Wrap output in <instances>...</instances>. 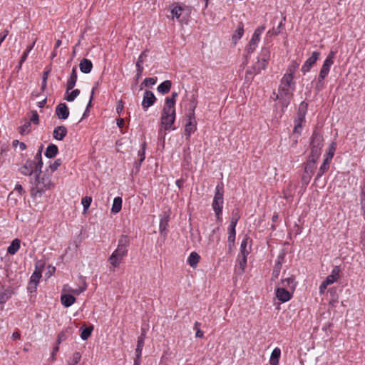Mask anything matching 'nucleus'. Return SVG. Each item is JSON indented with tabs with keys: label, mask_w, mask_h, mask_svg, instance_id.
<instances>
[{
	"label": "nucleus",
	"mask_w": 365,
	"mask_h": 365,
	"mask_svg": "<svg viewBox=\"0 0 365 365\" xmlns=\"http://www.w3.org/2000/svg\"><path fill=\"white\" fill-rule=\"evenodd\" d=\"M81 355L79 352L76 351L73 354L72 361L69 362V365H76L81 360Z\"/></svg>",
	"instance_id": "5fc2aeb1"
},
{
	"label": "nucleus",
	"mask_w": 365,
	"mask_h": 365,
	"mask_svg": "<svg viewBox=\"0 0 365 365\" xmlns=\"http://www.w3.org/2000/svg\"><path fill=\"white\" fill-rule=\"evenodd\" d=\"M58 151V148L57 145L55 144L51 143L48 145L46 148V152H45V156L47 158H54Z\"/></svg>",
	"instance_id": "a878e982"
},
{
	"label": "nucleus",
	"mask_w": 365,
	"mask_h": 365,
	"mask_svg": "<svg viewBox=\"0 0 365 365\" xmlns=\"http://www.w3.org/2000/svg\"><path fill=\"white\" fill-rule=\"evenodd\" d=\"M264 29H265V28H264V26H261L257 27V28L255 29V32H254V34H253V35H252V36H255V38H260V35H261V34H262V32L264 31Z\"/></svg>",
	"instance_id": "052dcab7"
},
{
	"label": "nucleus",
	"mask_w": 365,
	"mask_h": 365,
	"mask_svg": "<svg viewBox=\"0 0 365 365\" xmlns=\"http://www.w3.org/2000/svg\"><path fill=\"white\" fill-rule=\"evenodd\" d=\"M236 230H228L227 242L230 246H235Z\"/></svg>",
	"instance_id": "09e8293b"
},
{
	"label": "nucleus",
	"mask_w": 365,
	"mask_h": 365,
	"mask_svg": "<svg viewBox=\"0 0 365 365\" xmlns=\"http://www.w3.org/2000/svg\"><path fill=\"white\" fill-rule=\"evenodd\" d=\"M145 333L143 332L140 336L138 337L137 346L135 349V358L141 359L142 351L144 346Z\"/></svg>",
	"instance_id": "4be33fe9"
},
{
	"label": "nucleus",
	"mask_w": 365,
	"mask_h": 365,
	"mask_svg": "<svg viewBox=\"0 0 365 365\" xmlns=\"http://www.w3.org/2000/svg\"><path fill=\"white\" fill-rule=\"evenodd\" d=\"M81 338L83 340H87L88 339V337L91 335V333L93 330V326H90V327L83 326L81 327Z\"/></svg>",
	"instance_id": "c9c22d12"
},
{
	"label": "nucleus",
	"mask_w": 365,
	"mask_h": 365,
	"mask_svg": "<svg viewBox=\"0 0 365 365\" xmlns=\"http://www.w3.org/2000/svg\"><path fill=\"white\" fill-rule=\"evenodd\" d=\"M183 11L184 9L182 6L178 4L175 5L174 7L171 9L172 18H176L180 22L183 21V19L180 18Z\"/></svg>",
	"instance_id": "c85d7f7f"
},
{
	"label": "nucleus",
	"mask_w": 365,
	"mask_h": 365,
	"mask_svg": "<svg viewBox=\"0 0 365 365\" xmlns=\"http://www.w3.org/2000/svg\"><path fill=\"white\" fill-rule=\"evenodd\" d=\"M146 52L147 51H144L143 52L141 53V54L139 56L138 58V61L136 62V76H135V82L138 83V80L140 79V78L141 77V75H142V73L143 71V58H145L147 56L146 55Z\"/></svg>",
	"instance_id": "2eb2a0df"
},
{
	"label": "nucleus",
	"mask_w": 365,
	"mask_h": 365,
	"mask_svg": "<svg viewBox=\"0 0 365 365\" xmlns=\"http://www.w3.org/2000/svg\"><path fill=\"white\" fill-rule=\"evenodd\" d=\"M43 263H41V262H38L36 264V269L33 272L32 275L31 276L30 284H33L34 285L35 288L36 287V286L39 282V279L41 277V273L43 271Z\"/></svg>",
	"instance_id": "f8f14e48"
},
{
	"label": "nucleus",
	"mask_w": 365,
	"mask_h": 365,
	"mask_svg": "<svg viewBox=\"0 0 365 365\" xmlns=\"http://www.w3.org/2000/svg\"><path fill=\"white\" fill-rule=\"evenodd\" d=\"M281 356V350L279 348H275L271 353L269 364L270 365H278L279 359Z\"/></svg>",
	"instance_id": "bb28decb"
},
{
	"label": "nucleus",
	"mask_w": 365,
	"mask_h": 365,
	"mask_svg": "<svg viewBox=\"0 0 365 365\" xmlns=\"http://www.w3.org/2000/svg\"><path fill=\"white\" fill-rule=\"evenodd\" d=\"M56 115L61 120H66L69 115V110L64 103H59L56 108Z\"/></svg>",
	"instance_id": "4468645a"
},
{
	"label": "nucleus",
	"mask_w": 365,
	"mask_h": 365,
	"mask_svg": "<svg viewBox=\"0 0 365 365\" xmlns=\"http://www.w3.org/2000/svg\"><path fill=\"white\" fill-rule=\"evenodd\" d=\"M295 68L288 67L287 73L283 76L280 81V85L278 88V93H273L276 96V99L279 101L284 107H287L290 100L293 96V91L295 89V82L294 81V75Z\"/></svg>",
	"instance_id": "f257e3e1"
},
{
	"label": "nucleus",
	"mask_w": 365,
	"mask_h": 365,
	"mask_svg": "<svg viewBox=\"0 0 365 365\" xmlns=\"http://www.w3.org/2000/svg\"><path fill=\"white\" fill-rule=\"evenodd\" d=\"M156 81H157V78H145L140 85L141 89L143 88V86L148 87V86L155 84Z\"/></svg>",
	"instance_id": "de8ad7c7"
},
{
	"label": "nucleus",
	"mask_w": 365,
	"mask_h": 365,
	"mask_svg": "<svg viewBox=\"0 0 365 365\" xmlns=\"http://www.w3.org/2000/svg\"><path fill=\"white\" fill-rule=\"evenodd\" d=\"M80 94V90L78 89H75V90H73L70 93H68L65 99L68 101V102H71V101H73Z\"/></svg>",
	"instance_id": "c03bdc74"
},
{
	"label": "nucleus",
	"mask_w": 365,
	"mask_h": 365,
	"mask_svg": "<svg viewBox=\"0 0 365 365\" xmlns=\"http://www.w3.org/2000/svg\"><path fill=\"white\" fill-rule=\"evenodd\" d=\"M302 123L303 122L298 121V120H294V128L293 130V134H297V138L299 137V135H301L302 128Z\"/></svg>",
	"instance_id": "a18cd8bd"
},
{
	"label": "nucleus",
	"mask_w": 365,
	"mask_h": 365,
	"mask_svg": "<svg viewBox=\"0 0 365 365\" xmlns=\"http://www.w3.org/2000/svg\"><path fill=\"white\" fill-rule=\"evenodd\" d=\"M329 292L330 294V302L331 303H335L338 302V294H336V291L335 289H330L329 290Z\"/></svg>",
	"instance_id": "603ef678"
},
{
	"label": "nucleus",
	"mask_w": 365,
	"mask_h": 365,
	"mask_svg": "<svg viewBox=\"0 0 365 365\" xmlns=\"http://www.w3.org/2000/svg\"><path fill=\"white\" fill-rule=\"evenodd\" d=\"M281 269H282V265H279V262L275 263L274 267L272 270V279H276L279 277Z\"/></svg>",
	"instance_id": "49530a36"
},
{
	"label": "nucleus",
	"mask_w": 365,
	"mask_h": 365,
	"mask_svg": "<svg viewBox=\"0 0 365 365\" xmlns=\"http://www.w3.org/2000/svg\"><path fill=\"white\" fill-rule=\"evenodd\" d=\"M34 185L31 188V195L33 197H41L45 190L51 189L53 187L51 178L48 175H43L42 177L38 175H35Z\"/></svg>",
	"instance_id": "20e7f679"
},
{
	"label": "nucleus",
	"mask_w": 365,
	"mask_h": 365,
	"mask_svg": "<svg viewBox=\"0 0 365 365\" xmlns=\"http://www.w3.org/2000/svg\"><path fill=\"white\" fill-rule=\"evenodd\" d=\"M61 301L65 307H69L75 302L76 298L71 294H66L61 296Z\"/></svg>",
	"instance_id": "cd10ccee"
},
{
	"label": "nucleus",
	"mask_w": 365,
	"mask_h": 365,
	"mask_svg": "<svg viewBox=\"0 0 365 365\" xmlns=\"http://www.w3.org/2000/svg\"><path fill=\"white\" fill-rule=\"evenodd\" d=\"M130 242V237L128 235H123L118 239L116 250L108 258V262L113 267H118L127 255Z\"/></svg>",
	"instance_id": "f03ea898"
},
{
	"label": "nucleus",
	"mask_w": 365,
	"mask_h": 365,
	"mask_svg": "<svg viewBox=\"0 0 365 365\" xmlns=\"http://www.w3.org/2000/svg\"><path fill=\"white\" fill-rule=\"evenodd\" d=\"M336 142H332L330 144L329 150H328V151H327V153L326 154L325 159L329 160L330 161L331 160L332 158L334 155V152L336 150Z\"/></svg>",
	"instance_id": "79ce46f5"
},
{
	"label": "nucleus",
	"mask_w": 365,
	"mask_h": 365,
	"mask_svg": "<svg viewBox=\"0 0 365 365\" xmlns=\"http://www.w3.org/2000/svg\"><path fill=\"white\" fill-rule=\"evenodd\" d=\"M314 169L315 164L307 161L305 164L304 172L302 177V182L303 185H307L309 183Z\"/></svg>",
	"instance_id": "1a4fd4ad"
},
{
	"label": "nucleus",
	"mask_w": 365,
	"mask_h": 365,
	"mask_svg": "<svg viewBox=\"0 0 365 365\" xmlns=\"http://www.w3.org/2000/svg\"><path fill=\"white\" fill-rule=\"evenodd\" d=\"M276 297L280 302H286L291 299L292 294L284 287H278L276 289Z\"/></svg>",
	"instance_id": "f3484780"
},
{
	"label": "nucleus",
	"mask_w": 365,
	"mask_h": 365,
	"mask_svg": "<svg viewBox=\"0 0 365 365\" xmlns=\"http://www.w3.org/2000/svg\"><path fill=\"white\" fill-rule=\"evenodd\" d=\"M270 57V51L269 48L263 47L261 50V53L259 54V56L258 58L262 60L264 62H266L268 63V61L269 60Z\"/></svg>",
	"instance_id": "4c0bfd02"
},
{
	"label": "nucleus",
	"mask_w": 365,
	"mask_h": 365,
	"mask_svg": "<svg viewBox=\"0 0 365 365\" xmlns=\"http://www.w3.org/2000/svg\"><path fill=\"white\" fill-rule=\"evenodd\" d=\"M13 292L10 289H6L0 292V304H4L12 295Z\"/></svg>",
	"instance_id": "ea45409f"
},
{
	"label": "nucleus",
	"mask_w": 365,
	"mask_h": 365,
	"mask_svg": "<svg viewBox=\"0 0 365 365\" xmlns=\"http://www.w3.org/2000/svg\"><path fill=\"white\" fill-rule=\"evenodd\" d=\"M178 96V93L175 91H173L171 94L170 97H167L165 101V105L170 106L172 107H175L176 99Z\"/></svg>",
	"instance_id": "a19ab883"
},
{
	"label": "nucleus",
	"mask_w": 365,
	"mask_h": 365,
	"mask_svg": "<svg viewBox=\"0 0 365 365\" xmlns=\"http://www.w3.org/2000/svg\"><path fill=\"white\" fill-rule=\"evenodd\" d=\"M324 78H321V76L319 75L318 79H317V83H316V86H315L316 91H322L324 88Z\"/></svg>",
	"instance_id": "3c124183"
},
{
	"label": "nucleus",
	"mask_w": 365,
	"mask_h": 365,
	"mask_svg": "<svg viewBox=\"0 0 365 365\" xmlns=\"http://www.w3.org/2000/svg\"><path fill=\"white\" fill-rule=\"evenodd\" d=\"M156 101V98L154 93L150 91H145L143 94V98L142 101V107L144 110H147L148 108L152 106Z\"/></svg>",
	"instance_id": "9b49d317"
},
{
	"label": "nucleus",
	"mask_w": 365,
	"mask_h": 365,
	"mask_svg": "<svg viewBox=\"0 0 365 365\" xmlns=\"http://www.w3.org/2000/svg\"><path fill=\"white\" fill-rule=\"evenodd\" d=\"M77 70L76 66H74L72 69L71 74L68 79L66 84V93H68V91L73 89L77 81Z\"/></svg>",
	"instance_id": "aec40b11"
},
{
	"label": "nucleus",
	"mask_w": 365,
	"mask_h": 365,
	"mask_svg": "<svg viewBox=\"0 0 365 365\" xmlns=\"http://www.w3.org/2000/svg\"><path fill=\"white\" fill-rule=\"evenodd\" d=\"M282 284L284 287H289L292 289H294L296 286L295 277L292 275L289 277L282 279Z\"/></svg>",
	"instance_id": "58836bf2"
},
{
	"label": "nucleus",
	"mask_w": 365,
	"mask_h": 365,
	"mask_svg": "<svg viewBox=\"0 0 365 365\" xmlns=\"http://www.w3.org/2000/svg\"><path fill=\"white\" fill-rule=\"evenodd\" d=\"M168 221H169L168 216H165L162 219H160V224H159V229H160V232L161 233L166 231L167 227L168 226Z\"/></svg>",
	"instance_id": "37998d69"
},
{
	"label": "nucleus",
	"mask_w": 365,
	"mask_h": 365,
	"mask_svg": "<svg viewBox=\"0 0 365 365\" xmlns=\"http://www.w3.org/2000/svg\"><path fill=\"white\" fill-rule=\"evenodd\" d=\"M267 63L262 61L258 58L257 61L255 63L250 71H247L246 74H257L259 73L262 70H264L267 66Z\"/></svg>",
	"instance_id": "6ab92c4d"
},
{
	"label": "nucleus",
	"mask_w": 365,
	"mask_h": 365,
	"mask_svg": "<svg viewBox=\"0 0 365 365\" xmlns=\"http://www.w3.org/2000/svg\"><path fill=\"white\" fill-rule=\"evenodd\" d=\"M42 167H43V161H39V162H35V165H34V173H35V175H41V169H42Z\"/></svg>",
	"instance_id": "4d7b16f0"
},
{
	"label": "nucleus",
	"mask_w": 365,
	"mask_h": 365,
	"mask_svg": "<svg viewBox=\"0 0 365 365\" xmlns=\"http://www.w3.org/2000/svg\"><path fill=\"white\" fill-rule=\"evenodd\" d=\"M42 150H43V145H41L40 147H39V149L37 152V153L36 154L35 157H34V161H37V162H39V161H42V158H41V153H42Z\"/></svg>",
	"instance_id": "69168bd1"
},
{
	"label": "nucleus",
	"mask_w": 365,
	"mask_h": 365,
	"mask_svg": "<svg viewBox=\"0 0 365 365\" xmlns=\"http://www.w3.org/2000/svg\"><path fill=\"white\" fill-rule=\"evenodd\" d=\"M145 147H146V143H145V142H144L143 143V145H142L141 150H140L138 151L139 160H138V161H136L134 163V166H135V168L136 169V171H138V170L140 169V168L141 166V163L145 160Z\"/></svg>",
	"instance_id": "b1692460"
},
{
	"label": "nucleus",
	"mask_w": 365,
	"mask_h": 365,
	"mask_svg": "<svg viewBox=\"0 0 365 365\" xmlns=\"http://www.w3.org/2000/svg\"><path fill=\"white\" fill-rule=\"evenodd\" d=\"M224 203V187L222 183L215 187V195L212 202V207L215 212L217 220H222V208Z\"/></svg>",
	"instance_id": "423d86ee"
},
{
	"label": "nucleus",
	"mask_w": 365,
	"mask_h": 365,
	"mask_svg": "<svg viewBox=\"0 0 365 365\" xmlns=\"http://www.w3.org/2000/svg\"><path fill=\"white\" fill-rule=\"evenodd\" d=\"M200 258V257L197 252H192L188 257L187 263L190 267H195L199 262Z\"/></svg>",
	"instance_id": "72a5a7b5"
},
{
	"label": "nucleus",
	"mask_w": 365,
	"mask_h": 365,
	"mask_svg": "<svg viewBox=\"0 0 365 365\" xmlns=\"http://www.w3.org/2000/svg\"><path fill=\"white\" fill-rule=\"evenodd\" d=\"M86 284L84 283L83 286L78 287L77 289H71V292L74 294L78 295L86 289Z\"/></svg>",
	"instance_id": "bf43d9fd"
},
{
	"label": "nucleus",
	"mask_w": 365,
	"mask_h": 365,
	"mask_svg": "<svg viewBox=\"0 0 365 365\" xmlns=\"http://www.w3.org/2000/svg\"><path fill=\"white\" fill-rule=\"evenodd\" d=\"M323 140L322 135L314 130L311 137V152L309 156V162L316 164L317 159L321 155Z\"/></svg>",
	"instance_id": "39448f33"
},
{
	"label": "nucleus",
	"mask_w": 365,
	"mask_h": 365,
	"mask_svg": "<svg viewBox=\"0 0 365 365\" xmlns=\"http://www.w3.org/2000/svg\"><path fill=\"white\" fill-rule=\"evenodd\" d=\"M122 207V198L120 197H116L113 200L111 212L113 213H118L120 211Z\"/></svg>",
	"instance_id": "f704fd0d"
},
{
	"label": "nucleus",
	"mask_w": 365,
	"mask_h": 365,
	"mask_svg": "<svg viewBox=\"0 0 365 365\" xmlns=\"http://www.w3.org/2000/svg\"><path fill=\"white\" fill-rule=\"evenodd\" d=\"M338 279L332 276L331 274H329L327 277L326 279L324 280L326 282L327 284H331L334 282H335Z\"/></svg>",
	"instance_id": "338daca9"
},
{
	"label": "nucleus",
	"mask_w": 365,
	"mask_h": 365,
	"mask_svg": "<svg viewBox=\"0 0 365 365\" xmlns=\"http://www.w3.org/2000/svg\"><path fill=\"white\" fill-rule=\"evenodd\" d=\"M307 109L308 103L304 101H302L299 106L297 118L295 120H298L299 122H304Z\"/></svg>",
	"instance_id": "a211bd4d"
},
{
	"label": "nucleus",
	"mask_w": 365,
	"mask_h": 365,
	"mask_svg": "<svg viewBox=\"0 0 365 365\" xmlns=\"http://www.w3.org/2000/svg\"><path fill=\"white\" fill-rule=\"evenodd\" d=\"M80 70L83 73H89L93 68L92 62L87 59L83 58L79 63Z\"/></svg>",
	"instance_id": "5701e85b"
},
{
	"label": "nucleus",
	"mask_w": 365,
	"mask_h": 365,
	"mask_svg": "<svg viewBox=\"0 0 365 365\" xmlns=\"http://www.w3.org/2000/svg\"><path fill=\"white\" fill-rule=\"evenodd\" d=\"M175 108L170 106L164 105L162 115L160 118L161 128L159 130V136L165 140V132L169 130H175V128H173L172 125L175 120Z\"/></svg>",
	"instance_id": "7ed1b4c3"
},
{
	"label": "nucleus",
	"mask_w": 365,
	"mask_h": 365,
	"mask_svg": "<svg viewBox=\"0 0 365 365\" xmlns=\"http://www.w3.org/2000/svg\"><path fill=\"white\" fill-rule=\"evenodd\" d=\"M264 29H265V28H264V26H261L257 27V28L255 29V32H254V34H253V35H252V36H255V38H260V35H261V34H262V32L264 31Z\"/></svg>",
	"instance_id": "680f3d73"
},
{
	"label": "nucleus",
	"mask_w": 365,
	"mask_h": 365,
	"mask_svg": "<svg viewBox=\"0 0 365 365\" xmlns=\"http://www.w3.org/2000/svg\"><path fill=\"white\" fill-rule=\"evenodd\" d=\"M340 268L338 266H335L330 274L338 279L339 277Z\"/></svg>",
	"instance_id": "774afa93"
},
{
	"label": "nucleus",
	"mask_w": 365,
	"mask_h": 365,
	"mask_svg": "<svg viewBox=\"0 0 365 365\" xmlns=\"http://www.w3.org/2000/svg\"><path fill=\"white\" fill-rule=\"evenodd\" d=\"M31 117L30 118V123H33L35 125L39 123V117L36 110H31Z\"/></svg>",
	"instance_id": "864d4df0"
},
{
	"label": "nucleus",
	"mask_w": 365,
	"mask_h": 365,
	"mask_svg": "<svg viewBox=\"0 0 365 365\" xmlns=\"http://www.w3.org/2000/svg\"><path fill=\"white\" fill-rule=\"evenodd\" d=\"M31 126L30 122L25 123L22 126L19 128V133L23 135L24 132L29 130V127Z\"/></svg>",
	"instance_id": "e2e57ef3"
},
{
	"label": "nucleus",
	"mask_w": 365,
	"mask_h": 365,
	"mask_svg": "<svg viewBox=\"0 0 365 365\" xmlns=\"http://www.w3.org/2000/svg\"><path fill=\"white\" fill-rule=\"evenodd\" d=\"M91 202H92L91 197L86 196L82 198L81 203L83 205L84 212H86V210L88 209V207H90V205L91 204Z\"/></svg>",
	"instance_id": "8fccbe9b"
},
{
	"label": "nucleus",
	"mask_w": 365,
	"mask_h": 365,
	"mask_svg": "<svg viewBox=\"0 0 365 365\" xmlns=\"http://www.w3.org/2000/svg\"><path fill=\"white\" fill-rule=\"evenodd\" d=\"M330 160L324 158L322 165L320 166L319 170L317 173V175L315 178V181H317L319 178L322 176V175L327 172L329 168Z\"/></svg>",
	"instance_id": "473e14b6"
},
{
	"label": "nucleus",
	"mask_w": 365,
	"mask_h": 365,
	"mask_svg": "<svg viewBox=\"0 0 365 365\" xmlns=\"http://www.w3.org/2000/svg\"><path fill=\"white\" fill-rule=\"evenodd\" d=\"M259 40V38H255V36H252V38L250 41L249 44L247 47V51L248 53H252L254 52Z\"/></svg>",
	"instance_id": "e433bc0d"
},
{
	"label": "nucleus",
	"mask_w": 365,
	"mask_h": 365,
	"mask_svg": "<svg viewBox=\"0 0 365 365\" xmlns=\"http://www.w3.org/2000/svg\"><path fill=\"white\" fill-rule=\"evenodd\" d=\"M197 106V102L194 100L190 106L189 113L187 115V121L185 127V135L186 139H189L191 134L197 129V122L195 120V110Z\"/></svg>",
	"instance_id": "0eeeda50"
},
{
	"label": "nucleus",
	"mask_w": 365,
	"mask_h": 365,
	"mask_svg": "<svg viewBox=\"0 0 365 365\" xmlns=\"http://www.w3.org/2000/svg\"><path fill=\"white\" fill-rule=\"evenodd\" d=\"M336 52L331 51L327 56L322 67L319 71V74L322 78H326L329 73L330 68L334 63V59L335 57Z\"/></svg>",
	"instance_id": "6e6552de"
},
{
	"label": "nucleus",
	"mask_w": 365,
	"mask_h": 365,
	"mask_svg": "<svg viewBox=\"0 0 365 365\" xmlns=\"http://www.w3.org/2000/svg\"><path fill=\"white\" fill-rule=\"evenodd\" d=\"M172 83L169 80H166L161 83L157 88V90L159 93L162 94L168 93L171 88Z\"/></svg>",
	"instance_id": "7c9ffc66"
},
{
	"label": "nucleus",
	"mask_w": 365,
	"mask_h": 365,
	"mask_svg": "<svg viewBox=\"0 0 365 365\" xmlns=\"http://www.w3.org/2000/svg\"><path fill=\"white\" fill-rule=\"evenodd\" d=\"M67 135V129L63 125H59L55 128L53 132V137L58 140H62Z\"/></svg>",
	"instance_id": "412c9836"
},
{
	"label": "nucleus",
	"mask_w": 365,
	"mask_h": 365,
	"mask_svg": "<svg viewBox=\"0 0 365 365\" xmlns=\"http://www.w3.org/2000/svg\"><path fill=\"white\" fill-rule=\"evenodd\" d=\"M240 218V215L237 209H235L232 212L231 220L238 221Z\"/></svg>",
	"instance_id": "0e129e2a"
},
{
	"label": "nucleus",
	"mask_w": 365,
	"mask_h": 365,
	"mask_svg": "<svg viewBox=\"0 0 365 365\" xmlns=\"http://www.w3.org/2000/svg\"><path fill=\"white\" fill-rule=\"evenodd\" d=\"M21 240L18 238L14 239L7 248V252L10 255H15L19 250Z\"/></svg>",
	"instance_id": "393cba45"
},
{
	"label": "nucleus",
	"mask_w": 365,
	"mask_h": 365,
	"mask_svg": "<svg viewBox=\"0 0 365 365\" xmlns=\"http://www.w3.org/2000/svg\"><path fill=\"white\" fill-rule=\"evenodd\" d=\"M244 34V24L242 22H240L238 24V26L237 27V29L235 30L234 34L232 35V41L235 43H236L237 41L240 39Z\"/></svg>",
	"instance_id": "c756f323"
},
{
	"label": "nucleus",
	"mask_w": 365,
	"mask_h": 365,
	"mask_svg": "<svg viewBox=\"0 0 365 365\" xmlns=\"http://www.w3.org/2000/svg\"><path fill=\"white\" fill-rule=\"evenodd\" d=\"M319 56L320 53L319 51L312 52V56L304 62L302 66L301 71L304 75L310 71L312 66L316 63Z\"/></svg>",
	"instance_id": "9d476101"
},
{
	"label": "nucleus",
	"mask_w": 365,
	"mask_h": 365,
	"mask_svg": "<svg viewBox=\"0 0 365 365\" xmlns=\"http://www.w3.org/2000/svg\"><path fill=\"white\" fill-rule=\"evenodd\" d=\"M247 256H240V255H238L237 264L235 267V272L237 274L240 275L245 272L247 266Z\"/></svg>",
	"instance_id": "dca6fc26"
},
{
	"label": "nucleus",
	"mask_w": 365,
	"mask_h": 365,
	"mask_svg": "<svg viewBox=\"0 0 365 365\" xmlns=\"http://www.w3.org/2000/svg\"><path fill=\"white\" fill-rule=\"evenodd\" d=\"M62 164V160L60 158L56 159L52 164L50 165V169L52 172L56 171L58 167Z\"/></svg>",
	"instance_id": "13d9d810"
},
{
	"label": "nucleus",
	"mask_w": 365,
	"mask_h": 365,
	"mask_svg": "<svg viewBox=\"0 0 365 365\" xmlns=\"http://www.w3.org/2000/svg\"><path fill=\"white\" fill-rule=\"evenodd\" d=\"M35 44V41L32 43V45L27 46L26 51L22 54L20 59H21V61H25L28 57L29 53L30 51L33 49Z\"/></svg>",
	"instance_id": "6e6d98bb"
},
{
	"label": "nucleus",
	"mask_w": 365,
	"mask_h": 365,
	"mask_svg": "<svg viewBox=\"0 0 365 365\" xmlns=\"http://www.w3.org/2000/svg\"><path fill=\"white\" fill-rule=\"evenodd\" d=\"M35 161L27 160L26 163L19 168L20 173L24 175L30 176L34 171Z\"/></svg>",
	"instance_id": "ddd939ff"
},
{
	"label": "nucleus",
	"mask_w": 365,
	"mask_h": 365,
	"mask_svg": "<svg viewBox=\"0 0 365 365\" xmlns=\"http://www.w3.org/2000/svg\"><path fill=\"white\" fill-rule=\"evenodd\" d=\"M250 237L247 235H245V238L242 240L240 245V252L238 255L240 256H247L250 253V251L247 249L248 240Z\"/></svg>",
	"instance_id": "2f4dec72"
}]
</instances>
